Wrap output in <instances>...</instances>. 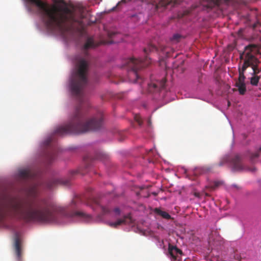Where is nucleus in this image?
I'll use <instances>...</instances> for the list:
<instances>
[{
    "mask_svg": "<svg viewBox=\"0 0 261 261\" xmlns=\"http://www.w3.org/2000/svg\"><path fill=\"white\" fill-rule=\"evenodd\" d=\"M96 158H97V159H100V157H99V156H97V157H96Z\"/></svg>",
    "mask_w": 261,
    "mask_h": 261,
    "instance_id": "37",
    "label": "nucleus"
},
{
    "mask_svg": "<svg viewBox=\"0 0 261 261\" xmlns=\"http://www.w3.org/2000/svg\"><path fill=\"white\" fill-rule=\"evenodd\" d=\"M203 5L208 9L217 8L223 11L227 6L226 0H203Z\"/></svg>",
    "mask_w": 261,
    "mask_h": 261,
    "instance_id": "6",
    "label": "nucleus"
},
{
    "mask_svg": "<svg viewBox=\"0 0 261 261\" xmlns=\"http://www.w3.org/2000/svg\"><path fill=\"white\" fill-rule=\"evenodd\" d=\"M24 1L36 6V13L48 31L59 34L63 37L72 32V24L76 21L73 9L50 5L41 0Z\"/></svg>",
    "mask_w": 261,
    "mask_h": 261,
    "instance_id": "3",
    "label": "nucleus"
},
{
    "mask_svg": "<svg viewBox=\"0 0 261 261\" xmlns=\"http://www.w3.org/2000/svg\"><path fill=\"white\" fill-rule=\"evenodd\" d=\"M166 48L167 47L166 46L163 45H160L159 48H158L155 46L150 44L147 48H145L144 49V51L145 54H148L149 52L157 51L160 49L162 52H165L167 54V57H169L170 55L169 54V52L168 51H166Z\"/></svg>",
    "mask_w": 261,
    "mask_h": 261,
    "instance_id": "15",
    "label": "nucleus"
},
{
    "mask_svg": "<svg viewBox=\"0 0 261 261\" xmlns=\"http://www.w3.org/2000/svg\"><path fill=\"white\" fill-rule=\"evenodd\" d=\"M181 38V36L178 34H175L173 35L171 40L173 42H178L180 38Z\"/></svg>",
    "mask_w": 261,
    "mask_h": 261,
    "instance_id": "22",
    "label": "nucleus"
},
{
    "mask_svg": "<svg viewBox=\"0 0 261 261\" xmlns=\"http://www.w3.org/2000/svg\"><path fill=\"white\" fill-rule=\"evenodd\" d=\"M247 50V59L245 61H247V63L249 64V67H251L253 70L252 75H256L260 72V69L258 68L257 64L259 63L257 59L255 56L249 55V51Z\"/></svg>",
    "mask_w": 261,
    "mask_h": 261,
    "instance_id": "8",
    "label": "nucleus"
},
{
    "mask_svg": "<svg viewBox=\"0 0 261 261\" xmlns=\"http://www.w3.org/2000/svg\"><path fill=\"white\" fill-rule=\"evenodd\" d=\"M78 172H79V171L77 170L72 171H71V174L72 175H74V174H77Z\"/></svg>",
    "mask_w": 261,
    "mask_h": 261,
    "instance_id": "32",
    "label": "nucleus"
},
{
    "mask_svg": "<svg viewBox=\"0 0 261 261\" xmlns=\"http://www.w3.org/2000/svg\"><path fill=\"white\" fill-rule=\"evenodd\" d=\"M247 62V61H245L242 68H239V76L236 83V86L238 88L239 92L241 95H244L246 91L244 72L246 69L249 67V64H248Z\"/></svg>",
    "mask_w": 261,
    "mask_h": 261,
    "instance_id": "5",
    "label": "nucleus"
},
{
    "mask_svg": "<svg viewBox=\"0 0 261 261\" xmlns=\"http://www.w3.org/2000/svg\"><path fill=\"white\" fill-rule=\"evenodd\" d=\"M92 202L93 205H95L96 206L100 208L103 215L110 212V210L107 207L103 206L100 204V201L98 199L94 198L92 200Z\"/></svg>",
    "mask_w": 261,
    "mask_h": 261,
    "instance_id": "19",
    "label": "nucleus"
},
{
    "mask_svg": "<svg viewBox=\"0 0 261 261\" xmlns=\"http://www.w3.org/2000/svg\"><path fill=\"white\" fill-rule=\"evenodd\" d=\"M182 253L180 249L176 246L169 244L167 256L171 261H182L181 255Z\"/></svg>",
    "mask_w": 261,
    "mask_h": 261,
    "instance_id": "7",
    "label": "nucleus"
},
{
    "mask_svg": "<svg viewBox=\"0 0 261 261\" xmlns=\"http://www.w3.org/2000/svg\"><path fill=\"white\" fill-rule=\"evenodd\" d=\"M255 170V168H253V169L251 170V171H254Z\"/></svg>",
    "mask_w": 261,
    "mask_h": 261,
    "instance_id": "35",
    "label": "nucleus"
},
{
    "mask_svg": "<svg viewBox=\"0 0 261 261\" xmlns=\"http://www.w3.org/2000/svg\"><path fill=\"white\" fill-rule=\"evenodd\" d=\"M89 64L84 58L78 60L73 70L69 83L72 94L79 101V105L69 122L58 127L54 132L55 135H64L68 134H81L90 130H96L102 126L103 116L98 114L86 121L87 110L83 104V89L88 85V72Z\"/></svg>",
    "mask_w": 261,
    "mask_h": 261,
    "instance_id": "1",
    "label": "nucleus"
},
{
    "mask_svg": "<svg viewBox=\"0 0 261 261\" xmlns=\"http://www.w3.org/2000/svg\"><path fill=\"white\" fill-rule=\"evenodd\" d=\"M59 215L71 217L65 209L47 199L7 198L0 203V222L7 217L29 222H56Z\"/></svg>",
    "mask_w": 261,
    "mask_h": 261,
    "instance_id": "2",
    "label": "nucleus"
},
{
    "mask_svg": "<svg viewBox=\"0 0 261 261\" xmlns=\"http://www.w3.org/2000/svg\"><path fill=\"white\" fill-rule=\"evenodd\" d=\"M154 212L161 216L163 218L165 219L166 220H169L171 219V216L166 212L163 211L159 208H155L154 210Z\"/></svg>",
    "mask_w": 261,
    "mask_h": 261,
    "instance_id": "20",
    "label": "nucleus"
},
{
    "mask_svg": "<svg viewBox=\"0 0 261 261\" xmlns=\"http://www.w3.org/2000/svg\"><path fill=\"white\" fill-rule=\"evenodd\" d=\"M36 194V191L35 190H34V191L32 192V195H35Z\"/></svg>",
    "mask_w": 261,
    "mask_h": 261,
    "instance_id": "34",
    "label": "nucleus"
},
{
    "mask_svg": "<svg viewBox=\"0 0 261 261\" xmlns=\"http://www.w3.org/2000/svg\"><path fill=\"white\" fill-rule=\"evenodd\" d=\"M97 45V44L95 43L93 38L89 37L87 38L85 43L84 44L83 49L85 51L88 49L91 48H94Z\"/></svg>",
    "mask_w": 261,
    "mask_h": 261,
    "instance_id": "17",
    "label": "nucleus"
},
{
    "mask_svg": "<svg viewBox=\"0 0 261 261\" xmlns=\"http://www.w3.org/2000/svg\"><path fill=\"white\" fill-rule=\"evenodd\" d=\"M19 176L23 178H32L35 176L34 174L30 169H23L19 172Z\"/></svg>",
    "mask_w": 261,
    "mask_h": 261,
    "instance_id": "18",
    "label": "nucleus"
},
{
    "mask_svg": "<svg viewBox=\"0 0 261 261\" xmlns=\"http://www.w3.org/2000/svg\"><path fill=\"white\" fill-rule=\"evenodd\" d=\"M69 184V180L63 179H55L48 181L47 183V187L51 190L58 185L68 186Z\"/></svg>",
    "mask_w": 261,
    "mask_h": 261,
    "instance_id": "13",
    "label": "nucleus"
},
{
    "mask_svg": "<svg viewBox=\"0 0 261 261\" xmlns=\"http://www.w3.org/2000/svg\"><path fill=\"white\" fill-rule=\"evenodd\" d=\"M228 162V159L227 158H224L222 159L220 161L218 164V166L219 167H221L227 163Z\"/></svg>",
    "mask_w": 261,
    "mask_h": 261,
    "instance_id": "23",
    "label": "nucleus"
},
{
    "mask_svg": "<svg viewBox=\"0 0 261 261\" xmlns=\"http://www.w3.org/2000/svg\"><path fill=\"white\" fill-rule=\"evenodd\" d=\"M231 162L233 171H240L243 170V166L241 163V159L240 156L236 155L231 160Z\"/></svg>",
    "mask_w": 261,
    "mask_h": 261,
    "instance_id": "14",
    "label": "nucleus"
},
{
    "mask_svg": "<svg viewBox=\"0 0 261 261\" xmlns=\"http://www.w3.org/2000/svg\"><path fill=\"white\" fill-rule=\"evenodd\" d=\"M135 118L136 121L138 123L139 125H141L142 123L141 118L139 116H136Z\"/></svg>",
    "mask_w": 261,
    "mask_h": 261,
    "instance_id": "26",
    "label": "nucleus"
},
{
    "mask_svg": "<svg viewBox=\"0 0 261 261\" xmlns=\"http://www.w3.org/2000/svg\"><path fill=\"white\" fill-rule=\"evenodd\" d=\"M51 141L52 139L51 138H48L45 142V145L49 146Z\"/></svg>",
    "mask_w": 261,
    "mask_h": 261,
    "instance_id": "27",
    "label": "nucleus"
},
{
    "mask_svg": "<svg viewBox=\"0 0 261 261\" xmlns=\"http://www.w3.org/2000/svg\"><path fill=\"white\" fill-rule=\"evenodd\" d=\"M204 193L205 196L206 197H209V196H210V195L208 193H206V192H204Z\"/></svg>",
    "mask_w": 261,
    "mask_h": 261,
    "instance_id": "33",
    "label": "nucleus"
},
{
    "mask_svg": "<svg viewBox=\"0 0 261 261\" xmlns=\"http://www.w3.org/2000/svg\"><path fill=\"white\" fill-rule=\"evenodd\" d=\"M114 212L118 215H120V210L118 207L115 208Z\"/></svg>",
    "mask_w": 261,
    "mask_h": 261,
    "instance_id": "29",
    "label": "nucleus"
},
{
    "mask_svg": "<svg viewBox=\"0 0 261 261\" xmlns=\"http://www.w3.org/2000/svg\"><path fill=\"white\" fill-rule=\"evenodd\" d=\"M259 155V151H257L255 152L251 153L250 155V159L252 161H253L254 159L257 158Z\"/></svg>",
    "mask_w": 261,
    "mask_h": 261,
    "instance_id": "25",
    "label": "nucleus"
},
{
    "mask_svg": "<svg viewBox=\"0 0 261 261\" xmlns=\"http://www.w3.org/2000/svg\"><path fill=\"white\" fill-rule=\"evenodd\" d=\"M256 27V24H254V26H253V28H255Z\"/></svg>",
    "mask_w": 261,
    "mask_h": 261,
    "instance_id": "36",
    "label": "nucleus"
},
{
    "mask_svg": "<svg viewBox=\"0 0 261 261\" xmlns=\"http://www.w3.org/2000/svg\"><path fill=\"white\" fill-rule=\"evenodd\" d=\"M212 167L207 166L196 167L194 170V174L195 175H199L203 174L208 173L212 171Z\"/></svg>",
    "mask_w": 261,
    "mask_h": 261,
    "instance_id": "16",
    "label": "nucleus"
},
{
    "mask_svg": "<svg viewBox=\"0 0 261 261\" xmlns=\"http://www.w3.org/2000/svg\"><path fill=\"white\" fill-rule=\"evenodd\" d=\"M54 159V155H51V156L49 159V162H51V161Z\"/></svg>",
    "mask_w": 261,
    "mask_h": 261,
    "instance_id": "31",
    "label": "nucleus"
},
{
    "mask_svg": "<svg viewBox=\"0 0 261 261\" xmlns=\"http://www.w3.org/2000/svg\"><path fill=\"white\" fill-rule=\"evenodd\" d=\"M259 150L261 151V147L259 148Z\"/></svg>",
    "mask_w": 261,
    "mask_h": 261,
    "instance_id": "39",
    "label": "nucleus"
},
{
    "mask_svg": "<svg viewBox=\"0 0 261 261\" xmlns=\"http://www.w3.org/2000/svg\"><path fill=\"white\" fill-rule=\"evenodd\" d=\"M133 222L132 218L130 214L124 216L122 218L118 219L116 222H109V225L113 228H117L122 224H129Z\"/></svg>",
    "mask_w": 261,
    "mask_h": 261,
    "instance_id": "10",
    "label": "nucleus"
},
{
    "mask_svg": "<svg viewBox=\"0 0 261 261\" xmlns=\"http://www.w3.org/2000/svg\"><path fill=\"white\" fill-rule=\"evenodd\" d=\"M150 63V59L147 56L143 59L130 58L124 61L121 68L126 69L128 71V81L130 82L136 83H139V81L141 80L138 70L148 66Z\"/></svg>",
    "mask_w": 261,
    "mask_h": 261,
    "instance_id": "4",
    "label": "nucleus"
},
{
    "mask_svg": "<svg viewBox=\"0 0 261 261\" xmlns=\"http://www.w3.org/2000/svg\"><path fill=\"white\" fill-rule=\"evenodd\" d=\"M166 81V79L164 77L161 81H156V83H151L148 84L149 92H153L154 91L164 89L165 87Z\"/></svg>",
    "mask_w": 261,
    "mask_h": 261,
    "instance_id": "11",
    "label": "nucleus"
},
{
    "mask_svg": "<svg viewBox=\"0 0 261 261\" xmlns=\"http://www.w3.org/2000/svg\"><path fill=\"white\" fill-rule=\"evenodd\" d=\"M220 184V182L219 181H215L214 183V185L213 186H207L206 187V188L210 189V191H213L215 189L216 187L219 186V185Z\"/></svg>",
    "mask_w": 261,
    "mask_h": 261,
    "instance_id": "24",
    "label": "nucleus"
},
{
    "mask_svg": "<svg viewBox=\"0 0 261 261\" xmlns=\"http://www.w3.org/2000/svg\"><path fill=\"white\" fill-rule=\"evenodd\" d=\"M27 7L28 10L29 12H34L33 9L31 5H28Z\"/></svg>",
    "mask_w": 261,
    "mask_h": 261,
    "instance_id": "28",
    "label": "nucleus"
},
{
    "mask_svg": "<svg viewBox=\"0 0 261 261\" xmlns=\"http://www.w3.org/2000/svg\"><path fill=\"white\" fill-rule=\"evenodd\" d=\"M259 76L256 75H253V76L251 77L250 79L251 84L253 86H257L259 82Z\"/></svg>",
    "mask_w": 261,
    "mask_h": 261,
    "instance_id": "21",
    "label": "nucleus"
},
{
    "mask_svg": "<svg viewBox=\"0 0 261 261\" xmlns=\"http://www.w3.org/2000/svg\"><path fill=\"white\" fill-rule=\"evenodd\" d=\"M14 248L16 261H23L21 243L19 239L17 237L15 239Z\"/></svg>",
    "mask_w": 261,
    "mask_h": 261,
    "instance_id": "12",
    "label": "nucleus"
},
{
    "mask_svg": "<svg viewBox=\"0 0 261 261\" xmlns=\"http://www.w3.org/2000/svg\"><path fill=\"white\" fill-rule=\"evenodd\" d=\"M194 196L195 197L199 198L200 197V194L199 193H198V192H195L194 193Z\"/></svg>",
    "mask_w": 261,
    "mask_h": 261,
    "instance_id": "30",
    "label": "nucleus"
},
{
    "mask_svg": "<svg viewBox=\"0 0 261 261\" xmlns=\"http://www.w3.org/2000/svg\"><path fill=\"white\" fill-rule=\"evenodd\" d=\"M247 50L249 51V55H251L252 56H255L256 54L258 53V48L256 45L255 44H249L248 46H246L245 47L244 50L243 52L240 53V58L241 60L244 59V62L246 60L247 56Z\"/></svg>",
    "mask_w": 261,
    "mask_h": 261,
    "instance_id": "9",
    "label": "nucleus"
},
{
    "mask_svg": "<svg viewBox=\"0 0 261 261\" xmlns=\"http://www.w3.org/2000/svg\"><path fill=\"white\" fill-rule=\"evenodd\" d=\"M123 2H124V3L125 2V0H122Z\"/></svg>",
    "mask_w": 261,
    "mask_h": 261,
    "instance_id": "38",
    "label": "nucleus"
}]
</instances>
